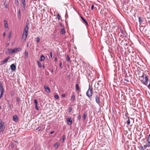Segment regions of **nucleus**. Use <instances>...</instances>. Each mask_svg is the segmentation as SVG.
I'll use <instances>...</instances> for the list:
<instances>
[{
	"label": "nucleus",
	"mask_w": 150,
	"mask_h": 150,
	"mask_svg": "<svg viewBox=\"0 0 150 150\" xmlns=\"http://www.w3.org/2000/svg\"><path fill=\"white\" fill-rule=\"evenodd\" d=\"M139 79L143 84L147 86L149 88H150V82L149 84L148 85L149 79L146 74H143L142 75L139 77Z\"/></svg>",
	"instance_id": "f257e3e1"
},
{
	"label": "nucleus",
	"mask_w": 150,
	"mask_h": 150,
	"mask_svg": "<svg viewBox=\"0 0 150 150\" xmlns=\"http://www.w3.org/2000/svg\"><path fill=\"white\" fill-rule=\"evenodd\" d=\"M29 27L28 25H26L24 29L22 38L24 40L26 39L28 35Z\"/></svg>",
	"instance_id": "f03ea898"
},
{
	"label": "nucleus",
	"mask_w": 150,
	"mask_h": 150,
	"mask_svg": "<svg viewBox=\"0 0 150 150\" xmlns=\"http://www.w3.org/2000/svg\"><path fill=\"white\" fill-rule=\"evenodd\" d=\"M93 94V90L91 87L89 86V88L86 93V95L89 98H90L92 96Z\"/></svg>",
	"instance_id": "7ed1b4c3"
},
{
	"label": "nucleus",
	"mask_w": 150,
	"mask_h": 150,
	"mask_svg": "<svg viewBox=\"0 0 150 150\" xmlns=\"http://www.w3.org/2000/svg\"><path fill=\"white\" fill-rule=\"evenodd\" d=\"M5 127V123L4 122L2 121L1 119H0V132H3Z\"/></svg>",
	"instance_id": "20e7f679"
},
{
	"label": "nucleus",
	"mask_w": 150,
	"mask_h": 150,
	"mask_svg": "<svg viewBox=\"0 0 150 150\" xmlns=\"http://www.w3.org/2000/svg\"><path fill=\"white\" fill-rule=\"evenodd\" d=\"M100 95L97 93L95 95V100L96 103L100 105Z\"/></svg>",
	"instance_id": "39448f33"
},
{
	"label": "nucleus",
	"mask_w": 150,
	"mask_h": 150,
	"mask_svg": "<svg viewBox=\"0 0 150 150\" xmlns=\"http://www.w3.org/2000/svg\"><path fill=\"white\" fill-rule=\"evenodd\" d=\"M100 84L99 83H97L96 84L95 83L94 87H95V89H96L98 91H99L101 89V86L100 87Z\"/></svg>",
	"instance_id": "423d86ee"
},
{
	"label": "nucleus",
	"mask_w": 150,
	"mask_h": 150,
	"mask_svg": "<svg viewBox=\"0 0 150 150\" xmlns=\"http://www.w3.org/2000/svg\"><path fill=\"white\" fill-rule=\"evenodd\" d=\"M67 123L68 125H71L72 123V120L71 118L68 117L67 119Z\"/></svg>",
	"instance_id": "0eeeda50"
},
{
	"label": "nucleus",
	"mask_w": 150,
	"mask_h": 150,
	"mask_svg": "<svg viewBox=\"0 0 150 150\" xmlns=\"http://www.w3.org/2000/svg\"><path fill=\"white\" fill-rule=\"evenodd\" d=\"M0 91H4V89L3 87V83L0 81Z\"/></svg>",
	"instance_id": "6e6552de"
},
{
	"label": "nucleus",
	"mask_w": 150,
	"mask_h": 150,
	"mask_svg": "<svg viewBox=\"0 0 150 150\" xmlns=\"http://www.w3.org/2000/svg\"><path fill=\"white\" fill-rule=\"evenodd\" d=\"M10 67L12 70H15L16 69V67L14 64H12L11 65Z\"/></svg>",
	"instance_id": "1a4fd4ad"
},
{
	"label": "nucleus",
	"mask_w": 150,
	"mask_h": 150,
	"mask_svg": "<svg viewBox=\"0 0 150 150\" xmlns=\"http://www.w3.org/2000/svg\"><path fill=\"white\" fill-rule=\"evenodd\" d=\"M81 19L82 20V21L85 23V24L87 26H88L89 25L87 21L84 19L82 16H81Z\"/></svg>",
	"instance_id": "9d476101"
},
{
	"label": "nucleus",
	"mask_w": 150,
	"mask_h": 150,
	"mask_svg": "<svg viewBox=\"0 0 150 150\" xmlns=\"http://www.w3.org/2000/svg\"><path fill=\"white\" fill-rule=\"evenodd\" d=\"M18 120V118L17 115H15L13 117V120L15 122H17Z\"/></svg>",
	"instance_id": "9b49d317"
},
{
	"label": "nucleus",
	"mask_w": 150,
	"mask_h": 150,
	"mask_svg": "<svg viewBox=\"0 0 150 150\" xmlns=\"http://www.w3.org/2000/svg\"><path fill=\"white\" fill-rule=\"evenodd\" d=\"M13 49L14 51H15V52H16L18 51H21L22 50L21 48L20 47L15 48H14Z\"/></svg>",
	"instance_id": "f8f14e48"
},
{
	"label": "nucleus",
	"mask_w": 150,
	"mask_h": 150,
	"mask_svg": "<svg viewBox=\"0 0 150 150\" xmlns=\"http://www.w3.org/2000/svg\"><path fill=\"white\" fill-rule=\"evenodd\" d=\"M9 59V57H7L3 61L1 62V64H3L7 62Z\"/></svg>",
	"instance_id": "ddd939ff"
},
{
	"label": "nucleus",
	"mask_w": 150,
	"mask_h": 150,
	"mask_svg": "<svg viewBox=\"0 0 150 150\" xmlns=\"http://www.w3.org/2000/svg\"><path fill=\"white\" fill-rule=\"evenodd\" d=\"M139 23L140 24H141L143 22L144 20V18L142 17H139Z\"/></svg>",
	"instance_id": "4468645a"
},
{
	"label": "nucleus",
	"mask_w": 150,
	"mask_h": 150,
	"mask_svg": "<svg viewBox=\"0 0 150 150\" xmlns=\"http://www.w3.org/2000/svg\"><path fill=\"white\" fill-rule=\"evenodd\" d=\"M21 11L20 9H19L18 10V12L17 13V16L19 19H20L21 18Z\"/></svg>",
	"instance_id": "2eb2a0df"
},
{
	"label": "nucleus",
	"mask_w": 150,
	"mask_h": 150,
	"mask_svg": "<svg viewBox=\"0 0 150 150\" xmlns=\"http://www.w3.org/2000/svg\"><path fill=\"white\" fill-rule=\"evenodd\" d=\"M44 88L47 92H50V89L48 87L45 86Z\"/></svg>",
	"instance_id": "dca6fc26"
},
{
	"label": "nucleus",
	"mask_w": 150,
	"mask_h": 150,
	"mask_svg": "<svg viewBox=\"0 0 150 150\" xmlns=\"http://www.w3.org/2000/svg\"><path fill=\"white\" fill-rule=\"evenodd\" d=\"M8 50L9 53H11V54H13L15 53V51H14V49H8Z\"/></svg>",
	"instance_id": "f3484780"
},
{
	"label": "nucleus",
	"mask_w": 150,
	"mask_h": 150,
	"mask_svg": "<svg viewBox=\"0 0 150 150\" xmlns=\"http://www.w3.org/2000/svg\"><path fill=\"white\" fill-rule=\"evenodd\" d=\"M59 145V144L58 142H56L55 144H54V147H55V149H57Z\"/></svg>",
	"instance_id": "a211bd4d"
},
{
	"label": "nucleus",
	"mask_w": 150,
	"mask_h": 150,
	"mask_svg": "<svg viewBox=\"0 0 150 150\" xmlns=\"http://www.w3.org/2000/svg\"><path fill=\"white\" fill-rule=\"evenodd\" d=\"M75 96L74 94H73L71 97V100L72 101H74L75 99Z\"/></svg>",
	"instance_id": "6ab92c4d"
},
{
	"label": "nucleus",
	"mask_w": 150,
	"mask_h": 150,
	"mask_svg": "<svg viewBox=\"0 0 150 150\" xmlns=\"http://www.w3.org/2000/svg\"><path fill=\"white\" fill-rule=\"evenodd\" d=\"M45 59V57L43 55H41L40 56V61H44Z\"/></svg>",
	"instance_id": "aec40b11"
},
{
	"label": "nucleus",
	"mask_w": 150,
	"mask_h": 150,
	"mask_svg": "<svg viewBox=\"0 0 150 150\" xmlns=\"http://www.w3.org/2000/svg\"><path fill=\"white\" fill-rule=\"evenodd\" d=\"M75 89L76 91H78L80 90L79 87V85L78 84H76L75 87Z\"/></svg>",
	"instance_id": "412c9836"
},
{
	"label": "nucleus",
	"mask_w": 150,
	"mask_h": 150,
	"mask_svg": "<svg viewBox=\"0 0 150 150\" xmlns=\"http://www.w3.org/2000/svg\"><path fill=\"white\" fill-rule=\"evenodd\" d=\"M61 33L62 34H64L65 33V29L64 28L62 29L61 31Z\"/></svg>",
	"instance_id": "4be33fe9"
},
{
	"label": "nucleus",
	"mask_w": 150,
	"mask_h": 150,
	"mask_svg": "<svg viewBox=\"0 0 150 150\" xmlns=\"http://www.w3.org/2000/svg\"><path fill=\"white\" fill-rule=\"evenodd\" d=\"M129 117H128V120L127 122V125H129L130 124V120Z\"/></svg>",
	"instance_id": "5701e85b"
},
{
	"label": "nucleus",
	"mask_w": 150,
	"mask_h": 150,
	"mask_svg": "<svg viewBox=\"0 0 150 150\" xmlns=\"http://www.w3.org/2000/svg\"><path fill=\"white\" fill-rule=\"evenodd\" d=\"M147 147H148L147 146V145L146 144V145H145L143 146H142L141 147V148L142 150H144Z\"/></svg>",
	"instance_id": "b1692460"
},
{
	"label": "nucleus",
	"mask_w": 150,
	"mask_h": 150,
	"mask_svg": "<svg viewBox=\"0 0 150 150\" xmlns=\"http://www.w3.org/2000/svg\"><path fill=\"white\" fill-rule=\"evenodd\" d=\"M25 55L27 58L28 56V53L26 50H25Z\"/></svg>",
	"instance_id": "393cba45"
},
{
	"label": "nucleus",
	"mask_w": 150,
	"mask_h": 150,
	"mask_svg": "<svg viewBox=\"0 0 150 150\" xmlns=\"http://www.w3.org/2000/svg\"><path fill=\"white\" fill-rule=\"evenodd\" d=\"M146 145H147L148 147H150V141H149V140H147V143H146Z\"/></svg>",
	"instance_id": "a878e982"
},
{
	"label": "nucleus",
	"mask_w": 150,
	"mask_h": 150,
	"mask_svg": "<svg viewBox=\"0 0 150 150\" xmlns=\"http://www.w3.org/2000/svg\"><path fill=\"white\" fill-rule=\"evenodd\" d=\"M67 60L68 62H70V59L69 55H67Z\"/></svg>",
	"instance_id": "bb28decb"
},
{
	"label": "nucleus",
	"mask_w": 150,
	"mask_h": 150,
	"mask_svg": "<svg viewBox=\"0 0 150 150\" xmlns=\"http://www.w3.org/2000/svg\"><path fill=\"white\" fill-rule=\"evenodd\" d=\"M4 21L5 22H6L4 24L5 27L6 28H8V25L7 22L5 21Z\"/></svg>",
	"instance_id": "cd10ccee"
},
{
	"label": "nucleus",
	"mask_w": 150,
	"mask_h": 150,
	"mask_svg": "<svg viewBox=\"0 0 150 150\" xmlns=\"http://www.w3.org/2000/svg\"><path fill=\"white\" fill-rule=\"evenodd\" d=\"M15 4L16 6H18L19 4V2L18 0H15Z\"/></svg>",
	"instance_id": "c85d7f7f"
},
{
	"label": "nucleus",
	"mask_w": 150,
	"mask_h": 150,
	"mask_svg": "<svg viewBox=\"0 0 150 150\" xmlns=\"http://www.w3.org/2000/svg\"><path fill=\"white\" fill-rule=\"evenodd\" d=\"M87 114L86 113H84L83 116V120H85Z\"/></svg>",
	"instance_id": "c756f323"
},
{
	"label": "nucleus",
	"mask_w": 150,
	"mask_h": 150,
	"mask_svg": "<svg viewBox=\"0 0 150 150\" xmlns=\"http://www.w3.org/2000/svg\"><path fill=\"white\" fill-rule=\"evenodd\" d=\"M60 15H59V14L58 13L57 15V18L59 21V20L60 19Z\"/></svg>",
	"instance_id": "7c9ffc66"
},
{
	"label": "nucleus",
	"mask_w": 150,
	"mask_h": 150,
	"mask_svg": "<svg viewBox=\"0 0 150 150\" xmlns=\"http://www.w3.org/2000/svg\"><path fill=\"white\" fill-rule=\"evenodd\" d=\"M38 66L40 67L41 68L42 67V65L41 64V63L39 61H38Z\"/></svg>",
	"instance_id": "2f4dec72"
},
{
	"label": "nucleus",
	"mask_w": 150,
	"mask_h": 150,
	"mask_svg": "<svg viewBox=\"0 0 150 150\" xmlns=\"http://www.w3.org/2000/svg\"><path fill=\"white\" fill-rule=\"evenodd\" d=\"M65 136L64 135H63L62 137V142H64L65 139Z\"/></svg>",
	"instance_id": "473e14b6"
},
{
	"label": "nucleus",
	"mask_w": 150,
	"mask_h": 150,
	"mask_svg": "<svg viewBox=\"0 0 150 150\" xmlns=\"http://www.w3.org/2000/svg\"><path fill=\"white\" fill-rule=\"evenodd\" d=\"M11 31H10L9 32V35H8V38L10 39L11 37Z\"/></svg>",
	"instance_id": "72a5a7b5"
},
{
	"label": "nucleus",
	"mask_w": 150,
	"mask_h": 150,
	"mask_svg": "<svg viewBox=\"0 0 150 150\" xmlns=\"http://www.w3.org/2000/svg\"><path fill=\"white\" fill-rule=\"evenodd\" d=\"M55 98L56 99H58L59 98V96L58 95H55L54 96Z\"/></svg>",
	"instance_id": "f704fd0d"
},
{
	"label": "nucleus",
	"mask_w": 150,
	"mask_h": 150,
	"mask_svg": "<svg viewBox=\"0 0 150 150\" xmlns=\"http://www.w3.org/2000/svg\"><path fill=\"white\" fill-rule=\"evenodd\" d=\"M34 103H35V105H38V101L36 99H35L34 100Z\"/></svg>",
	"instance_id": "c9c22d12"
},
{
	"label": "nucleus",
	"mask_w": 150,
	"mask_h": 150,
	"mask_svg": "<svg viewBox=\"0 0 150 150\" xmlns=\"http://www.w3.org/2000/svg\"><path fill=\"white\" fill-rule=\"evenodd\" d=\"M68 110L69 112H71L72 110V108L71 107H69V108Z\"/></svg>",
	"instance_id": "e433bc0d"
},
{
	"label": "nucleus",
	"mask_w": 150,
	"mask_h": 150,
	"mask_svg": "<svg viewBox=\"0 0 150 150\" xmlns=\"http://www.w3.org/2000/svg\"><path fill=\"white\" fill-rule=\"evenodd\" d=\"M1 95L0 96V97H2L3 96V94L4 91H1Z\"/></svg>",
	"instance_id": "4c0bfd02"
},
{
	"label": "nucleus",
	"mask_w": 150,
	"mask_h": 150,
	"mask_svg": "<svg viewBox=\"0 0 150 150\" xmlns=\"http://www.w3.org/2000/svg\"><path fill=\"white\" fill-rule=\"evenodd\" d=\"M41 128L40 127H38L36 128V130L39 131L41 130Z\"/></svg>",
	"instance_id": "58836bf2"
},
{
	"label": "nucleus",
	"mask_w": 150,
	"mask_h": 150,
	"mask_svg": "<svg viewBox=\"0 0 150 150\" xmlns=\"http://www.w3.org/2000/svg\"><path fill=\"white\" fill-rule=\"evenodd\" d=\"M147 139L148 140H149V141H150V134L148 135Z\"/></svg>",
	"instance_id": "ea45409f"
},
{
	"label": "nucleus",
	"mask_w": 150,
	"mask_h": 150,
	"mask_svg": "<svg viewBox=\"0 0 150 150\" xmlns=\"http://www.w3.org/2000/svg\"><path fill=\"white\" fill-rule=\"evenodd\" d=\"M21 2L22 3V4L25 3V0H21Z\"/></svg>",
	"instance_id": "a19ab883"
},
{
	"label": "nucleus",
	"mask_w": 150,
	"mask_h": 150,
	"mask_svg": "<svg viewBox=\"0 0 150 150\" xmlns=\"http://www.w3.org/2000/svg\"><path fill=\"white\" fill-rule=\"evenodd\" d=\"M37 40V41L38 42H39L40 41V38L39 37H37V40Z\"/></svg>",
	"instance_id": "79ce46f5"
},
{
	"label": "nucleus",
	"mask_w": 150,
	"mask_h": 150,
	"mask_svg": "<svg viewBox=\"0 0 150 150\" xmlns=\"http://www.w3.org/2000/svg\"><path fill=\"white\" fill-rule=\"evenodd\" d=\"M20 99L19 98L17 97L16 98V101L17 102H19L20 101Z\"/></svg>",
	"instance_id": "37998d69"
},
{
	"label": "nucleus",
	"mask_w": 150,
	"mask_h": 150,
	"mask_svg": "<svg viewBox=\"0 0 150 150\" xmlns=\"http://www.w3.org/2000/svg\"><path fill=\"white\" fill-rule=\"evenodd\" d=\"M81 115H79V116H78V119L79 120H80L81 118Z\"/></svg>",
	"instance_id": "c03bdc74"
},
{
	"label": "nucleus",
	"mask_w": 150,
	"mask_h": 150,
	"mask_svg": "<svg viewBox=\"0 0 150 150\" xmlns=\"http://www.w3.org/2000/svg\"><path fill=\"white\" fill-rule=\"evenodd\" d=\"M92 73H89L88 74V76H90L91 77L92 76Z\"/></svg>",
	"instance_id": "a18cd8bd"
},
{
	"label": "nucleus",
	"mask_w": 150,
	"mask_h": 150,
	"mask_svg": "<svg viewBox=\"0 0 150 150\" xmlns=\"http://www.w3.org/2000/svg\"><path fill=\"white\" fill-rule=\"evenodd\" d=\"M35 108L37 110H39V108L38 106V105H35Z\"/></svg>",
	"instance_id": "49530a36"
},
{
	"label": "nucleus",
	"mask_w": 150,
	"mask_h": 150,
	"mask_svg": "<svg viewBox=\"0 0 150 150\" xmlns=\"http://www.w3.org/2000/svg\"><path fill=\"white\" fill-rule=\"evenodd\" d=\"M23 7L24 8V9L25 8V4H23Z\"/></svg>",
	"instance_id": "de8ad7c7"
},
{
	"label": "nucleus",
	"mask_w": 150,
	"mask_h": 150,
	"mask_svg": "<svg viewBox=\"0 0 150 150\" xmlns=\"http://www.w3.org/2000/svg\"><path fill=\"white\" fill-rule=\"evenodd\" d=\"M94 7V5L93 4L91 6V9L92 10H93V9Z\"/></svg>",
	"instance_id": "09e8293b"
},
{
	"label": "nucleus",
	"mask_w": 150,
	"mask_h": 150,
	"mask_svg": "<svg viewBox=\"0 0 150 150\" xmlns=\"http://www.w3.org/2000/svg\"><path fill=\"white\" fill-rule=\"evenodd\" d=\"M62 62H61L59 63V66L60 67H62Z\"/></svg>",
	"instance_id": "8fccbe9b"
},
{
	"label": "nucleus",
	"mask_w": 150,
	"mask_h": 150,
	"mask_svg": "<svg viewBox=\"0 0 150 150\" xmlns=\"http://www.w3.org/2000/svg\"><path fill=\"white\" fill-rule=\"evenodd\" d=\"M50 57L51 58H52V53L51 52H50Z\"/></svg>",
	"instance_id": "3c124183"
},
{
	"label": "nucleus",
	"mask_w": 150,
	"mask_h": 150,
	"mask_svg": "<svg viewBox=\"0 0 150 150\" xmlns=\"http://www.w3.org/2000/svg\"><path fill=\"white\" fill-rule=\"evenodd\" d=\"M65 95L64 94H62V97L63 98H64L65 97Z\"/></svg>",
	"instance_id": "603ef678"
},
{
	"label": "nucleus",
	"mask_w": 150,
	"mask_h": 150,
	"mask_svg": "<svg viewBox=\"0 0 150 150\" xmlns=\"http://www.w3.org/2000/svg\"><path fill=\"white\" fill-rule=\"evenodd\" d=\"M5 7H6V8H8V6H7V4H5Z\"/></svg>",
	"instance_id": "864d4df0"
},
{
	"label": "nucleus",
	"mask_w": 150,
	"mask_h": 150,
	"mask_svg": "<svg viewBox=\"0 0 150 150\" xmlns=\"http://www.w3.org/2000/svg\"><path fill=\"white\" fill-rule=\"evenodd\" d=\"M54 133V131H52L50 132V134H53Z\"/></svg>",
	"instance_id": "5fc2aeb1"
},
{
	"label": "nucleus",
	"mask_w": 150,
	"mask_h": 150,
	"mask_svg": "<svg viewBox=\"0 0 150 150\" xmlns=\"http://www.w3.org/2000/svg\"><path fill=\"white\" fill-rule=\"evenodd\" d=\"M6 35V33L5 32H4L3 34V36L4 37H5Z\"/></svg>",
	"instance_id": "6e6d98bb"
},
{
	"label": "nucleus",
	"mask_w": 150,
	"mask_h": 150,
	"mask_svg": "<svg viewBox=\"0 0 150 150\" xmlns=\"http://www.w3.org/2000/svg\"><path fill=\"white\" fill-rule=\"evenodd\" d=\"M55 61L56 62H57V58L56 57L55 58Z\"/></svg>",
	"instance_id": "4d7b16f0"
},
{
	"label": "nucleus",
	"mask_w": 150,
	"mask_h": 150,
	"mask_svg": "<svg viewBox=\"0 0 150 150\" xmlns=\"http://www.w3.org/2000/svg\"><path fill=\"white\" fill-rule=\"evenodd\" d=\"M42 67H43V68H44H44H45V65H43V66H42Z\"/></svg>",
	"instance_id": "13d9d810"
},
{
	"label": "nucleus",
	"mask_w": 150,
	"mask_h": 150,
	"mask_svg": "<svg viewBox=\"0 0 150 150\" xmlns=\"http://www.w3.org/2000/svg\"><path fill=\"white\" fill-rule=\"evenodd\" d=\"M15 142H16V143H18V141H14Z\"/></svg>",
	"instance_id": "bf43d9fd"
},
{
	"label": "nucleus",
	"mask_w": 150,
	"mask_h": 150,
	"mask_svg": "<svg viewBox=\"0 0 150 150\" xmlns=\"http://www.w3.org/2000/svg\"><path fill=\"white\" fill-rule=\"evenodd\" d=\"M51 72H53V69H52V71H51Z\"/></svg>",
	"instance_id": "052dcab7"
},
{
	"label": "nucleus",
	"mask_w": 150,
	"mask_h": 150,
	"mask_svg": "<svg viewBox=\"0 0 150 150\" xmlns=\"http://www.w3.org/2000/svg\"><path fill=\"white\" fill-rule=\"evenodd\" d=\"M27 46L28 47V44H27Z\"/></svg>",
	"instance_id": "680f3d73"
},
{
	"label": "nucleus",
	"mask_w": 150,
	"mask_h": 150,
	"mask_svg": "<svg viewBox=\"0 0 150 150\" xmlns=\"http://www.w3.org/2000/svg\"><path fill=\"white\" fill-rule=\"evenodd\" d=\"M60 25H61V26L62 25L61 24Z\"/></svg>",
	"instance_id": "e2e57ef3"
},
{
	"label": "nucleus",
	"mask_w": 150,
	"mask_h": 150,
	"mask_svg": "<svg viewBox=\"0 0 150 150\" xmlns=\"http://www.w3.org/2000/svg\"><path fill=\"white\" fill-rule=\"evenodd\" d=\"M1 97H0V99L1 98Z\"/></svg>",
	"instance_id": "0e129e2a"
},
{
	"label": "nucleus",
	"mask_w": 150,
	"mask_h": 150,
	"mask_svg": "<svg viewBox=\"0 0 150 150\" xmlns=\"http://www.w3.org/2000/svg\"><path fill=\"white\" fill-rule=\"evenodd\" d=\"M69 76H70L69 75L68 77H69Z\"/></svg>",
	"instance_id": "69168bd1"
},
{
	"label": "nucleus",
	"mask_w": 150,
	"mask_h": 150,
	"mask_svg": "<svg viewBox=\"0 0 150 150\" xmlns=\"http://www.w3.org/2000/svg\"><path fill=\"white\" fill-rule=\"evenodd\" d=\"M69 76H70L69 75L68 77H69Z\"/></svg>",
	"instance_id": "338daca9"
}]
</instances>
